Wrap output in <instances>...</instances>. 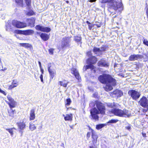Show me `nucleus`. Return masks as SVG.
<instances>
[{
	"label": "nucleus",
	"mask_w": 148,
	"mask_h": 148,
	"mask_svg": "<svg viewBox=\"0 0 148 148\" xmlns=\"http://www.w3.org/2000/svg\"><path fill=\"white\" fill-rule=\"evenodd\" d=\"M10 27V25H8L7 26H6V27H7V28L6 29V30L7 31H8L9 30V28H8V27Z\"/></svg>",
	"instance_id": "obj_54"
},
{
	"label": "nucleus",
	"mask_w": 148,
	"mask_h": 148,
	"mask_svg": "<svg viewBox=\"0 0 148 148\" xmlns=\"http://www.w3.org/2000/svg\"><path fill=\"white\" fill-rule=\"evenodd\" d=\"M70 40L68 37H64L61 40V47L62 49H65L71 46Z\"/></svg>",
	"instance_id": "obj_5"
},
{
	"label": "nucleus",
	"mask_w": 148,
	"mask_h": 148,
	"mask_svg": "<svg viewBox=\"0 0 148 148\" xmlns=\"http://www.w3.org/2000/svg\"><path fill=\"white\" fill-rule=\"evenodd\" d=\"M0 92L4 94L5 95H6V94L5 91L1 90L0 88Z\"/></svg>",
	"instance_id": "obj_45"
},
{
	"label": "nucleus",
	"mask_w": 148,
	"mask_h": 148,
	"mask_svg": "<svg viewBox=\"0 0 148 148\" xmlns=\"http://www.w3.org/2000/svg\"><path fill=\"white\" fill-rule=\"evenodd\" d=\"M142 135H143V136L144 137H146V134L145 133H142Z\"/></svg>",
	"instance_id": "obj_53"
},
{
	"label": "nucleus",
	"mask_w": 148,
	"mask_h": 148,
	"mask_svg": "<svg viewBox=\"0 0 148 148\" xmlns=\"http://www.w3.org/2000/svg\"><path fill=\"white\" fill-rule=\"evenodd\" d=\"M29 129L31 131H33L36 129V126L34 124H33L32 122L29 123Z\"/></svg>",
	"instance_id": "obj_26"
},
{
	"label": "nucleus",
	"mask_w": 148,
	"mask_h": 148,
	"mask_svg": "<svg viewBox=\"0 0 148 148\" xmlns=\"http://www.w3.org/2000/svg\"><path fill=\"white\" fill-rule=\"evenodd\" d=\"M14 110H12L11 112H12V115H11L12 116H13V114H14Z\"/></svg>",
	"instance_id": "obj_58"
},
{
	"label": "nucleus",
	"mask_w": 148,
	"mask_h": 148,
	"mask_svg": "<svg viewBox=\"0 0 148 148\" xmlns=\"http://www.w3.org/2000/svg\"><path fill=\"white\" fill-rule=\"evenodd\" d=\"M107 48L108 46L107 45H102L99 48L101 52L102 53V52L106 51Z\"/></svg>",
	"instance_id": "obj_33"
},
{
	"label": "nucleus",
	"mask_w": 148,
	"mask_h": 148,
	"mask_svg": "<svg viewBox=\"0 0 148 148\" xmlns=\"http://www.w3.org/2000/svg\"><path fill=\"white\" fill-rule=\"evenodd\" d=\"M48 70L50 75V80H52L56 74V71L51 65V63H49L48 64Z\"/></svg>",
	"instance_id": "obj_8"
},
{
	"label": "nucleus",
	"mask_w": 148,
	"mask_h": 148,
	"mask_svg": "<svg viewBox=\"0 0 148 148\" xmlns=\"http://www.w3.org/2000/svg\"><path fill=\"white\" fill-rule=\"evenodd\" d=\"M105 126L104 124H99L97 125L96 126V128L98 130H99L100 129L103 127Z\"/></svg>",
	"instance_id": "obj_36"
},
{
	"label": "nucleus",
	"mask_w": 148,
	"mask_h": 148,
	"mask_svg": "<svg viewBox=\"0 0 148 148\" xmlns=\"http://www.w3.org/2000/svg\"><path fill=\"white\" fill-rule=\"evenodd\" d=\"M51 30V29L50 28L47 27H44L43 30L42 32H50Z\"/></svg>",
	"instance_id": "obj_35"
},
{
	"label": "nucleus",
	"mask_w": 148,
	"mask_h": 148,
	"mask_svg": "<svg viewBox=\"0 0 148 148\" xmlns=\"http://www.w3.org/2000/svg\"><path fill=\"white\" fill-rule=\"evenodd\" d=\"M27 5L29 7L31 5V0H25Z\"/></svg>",
	"instance_id": "obj_39"
},
{
	"label": "nucleus",
	"mask_w": 148,
	"mask_h": 148,
	"mask_svg": "<svg viewBox=\"0 0 148 148\" xmlns=\"http://www.w3.org/2000/svg\"><path fill=\"white\" fill-rule=\"evenodd\" d=\"M86 23L87 24H88V25H90V24H91V23H90V22H89L88 21H86Z\"/></svg>",
	"instance_id": "obj_60"
},
{
	"label": "nucleus",
	"mask_w": 148,
	"mask_h": 148,
	"mask_svg": "<svg viewBox=\"0 0 148 148\" xmlns=\"http://www.w3.org/2000/svg\"><path fill=\"white\" fill-rule=\"evenodd\" d=\"M62 116L64 117V119L65 117L66 116V115H65L64 114H63Z\"/></svg>",
	"instance_id": "obj_61"
},
{
	"label": "nucleus",
	"mask_w": 148,
	"mask_h": 148,
	"mask_svg": "<svg viewBox=\"0 0 148 148\" xmlns=\"http://www.w3.org/2000/svg\"><path fill=\"white\" fill-rule=\"evenodd\" d=\"M91 135L90 133V132H88L87 134L86 137L88 138H89L90 137Z\"/></svg>",
	"instance_id": "obj_48"
},
{
	"label": "nucleus",
	"mask_w": 148,
	"mask_h": 148,
	"mask_svg": "<svg viewBox=\"0 0 148 148\" xmlns=\"http://www.w3.org/2000/svg\"><path fill=\"white\" fill-rule=\"evenodd\" d=\"M119 120L117 119H112L109 121L108 123H116Z\"/></svg>",
	"instance_id": "obj_38"
},
{
	"label": "nucleus",
	"mask_w": 148,
	"mask_h": 148,
	"mask_svg": "<svg viewBox=\"0 0 148 148\" xmlns=\"http://www.w3.org/2000/svg\"><path fill=\"white\" fill-rule=\"evenodd\" d=\"M66 3H69V2L68 1H66Z\"/></svg>",
	"instance_id": "obj_62"
},
{
	"label": "nucleus",
	"mask_w": 148,
	"mask_h": 148,
	"mask_svg": "<svg viewBox=\"0 0 148 148\" xmlns=\"http://www.w3.org/2000/svg\"><path fill=\"white\" fill-rule=\"evenodd\" d=\"M93 26L91 24H90L88 25V26L89 29L90 30H91Z\"/></svg>",
	"instance_id": "obj_47"
},
{
	"label": "nucleus",
	"mask_w": 148,
	"mask_h": 148,
	"mask_svg": "<svg viewBox=\"0 0 148 148\" xmlns=\"http://www.w3.org/2000/svg\"><path fill=\"white\" fill-rule=\"evenodd\" d=\"M118 104L117 103H109L108 104L107 106L111 108H115L118 107Z\"/></svg>",
	"instance_id": "obj_27"
},
{
	"label": "nucleus",
	"mask_w": 148,
	"mask_h": 148,
	"mask_svg": "<svg viewBox=\"0 0 148 148\" xmlns=\"http://www.w3.org/2000/svg\"><path fill=\"white\" fill-rule=\"evenodd\" d=\"M146 14L147 18H148V8H147V11H146Z\"/></svg>",
	"instance_id": "obj_56"
},
{
	"label": "nucleus",
	"mask_w": 148,
	"mask_h": 148,
	"mask_svg": "<svg viewBox=\"0 0 148 148\" xmlns=\"http://www.w3.org/2000/svg\"><path fill=\"white\" fill-rule=\"evenodd\" d=\"M93 51L94 53L95 54H98V55H101L102 54V53L101 52L100 48H99L94 47L93 50Z\"/></svg>",
	"instance_id": "obj_24"
},
{
	"label": "nucleus",
	"mask_w": 148,
	"mask_h": 148,
	"mask_svg": "<svg viewBox=\"0 0 148 148\" xmlns=\"http://www.w3.org/2000/svg\"><path fill=\"white\" fill-rule=\"evenodd\" d=\"M74 40L77 42L82 43L81 42L82 40V37L80 36H75L74 37Z\"/></svg>",
	"instance_id": "obj_28"
},
{
	"label": "nucleus",
	"mask_w": 148,
	"mask_h": 148,
	"mask_svg": "<svg viewBox=\"0 0 148 148\" xmlns=\"http://www.w3.org/2000/svg\"><path fill=\"white\" fill-rule=\"evenodd\" d=\"M146 108L145 109H143L142 110L143 112V113H145L147 112L148 110V107H144Z\"/></svg>",
	"instance_id": "obj_43"
},
{
	"label": "nucleus",
	"mask_w": 148,
	"mask_h": 148,
	"mask_svg": "<svg viewBox=\"0 0 148 148\" xmlns=\"http://www.w3.org/2000/svg\"><path fill=\"white\" fill-rule=\"evenodd\" d=\"M144 55H145L146 57H148V53H145L144 54Z\"/></svg>",
	"instance_id": "obj_55"
},
{
	"label": "nucleus",
	"mask_w": 148,
	"mask_h": 148,
	"mask_svg": "<svg viewBox=\"0 0 148 148\" xmlns=\"http://www.w3.org/2000/svg\"><path fill=\"white\" fill-rule=\"evenodd\" d=\"M1 62V58H0V62Z\"/></svg>",
	"instance_id": "obj_64"
},
{
	"label": "nucleus",
	"mask_w": 148,
	"mask_h": 148,
	"mask_svg": "<svg viewBox=\"0 0 148 148\" xmlns=\"http://www.w3.org/2000/svg\"><path fill=\"white\" fill-rule=\"evenodd\" d=\"M98 65L100 66L108 67L109 65V63L104 60H101L98 63Z\"/></svg>",
	"instance_id": "obj_16"
},
{
	"label": "nucleus",
	"mask_w": 148,
	"mask_h": 148,
	"mask_svg": "<svg viewBox=\"0 0 148 148\" xmlns=\"http://www.w3.org/2000/svg\"><path fill=\"white\" fill-rule=\"evenodd\" d=\"M42 125H41L39 127L38 129L39 130H40L42 129Z\"/></svg>",
	"instance_id": "obj_50"
},
{
	"label": "nucleus",
	"mask_w": 148,
	"mask_h": 148,
	"mask_svg": "<svg viewBox=\"0 0 148 148\" xmlns=\"http://www.w3.org/2000/svg\"><path fill=\"white\" fill-rule=\"evenodd\" d=\"M38 63L40 68H41L42 67V66H41V62L40 61H39L38 62Z\"/></svg>",
	"instance_id": "obj_52"
},
{
	"label": "nucleus",
	"mask_w": 148,
	"mask_h": 148,
	"mask_svg": "<svg viewBox=\"0 0 148 148\" xmlns=\"http://www.w3.org/2000/svg\"><path fill=\"white\" fill-rule=\"evenodd\" d=\"M12 24L14 26L19 28L25 27L26 26V23L18 21L16 20L13 21Z\"/></svg>",
	"instance_id": "obj_9"
},
{
	"label": "nucleus",
	"mask_w": 148,
	"mask_h": 148,
	"mask_svg": "<svg viewBox=\"0 0 148 148\" xmlns=\"http://www.w3.org/2000/svg\"><path fill=\"white\" fill-rule=\"evenodd\" d=\"M108 3V10L110 12V10L113 9L115 11L117 10L121 12L123 9V4L121 0H102V3Z\"/></svg>",
	"instance_id": "obj_3"
},
{
	"label": "nucleus",
	"mask_w": 148,
	"mask_h": 148,
	"mask_svg": "<svg viewBox=\"0 0 148 148\" xmlns=\"http://www.w3.org/2000/svg\"><path fill=\"white\" fill-rule=\"evenodd\" d=\"M40 36L42 39L45 41L47 40L49 38V35L45 33H41Z\"/></svg>",
	"instance_id": "obj_18"
},
{
	"label": "nucleus",
	"mask_w": 148,
	"mask_h": 148,
	"mask_svg": "<svg viewBox=\"0 0 148 148\" xmlns=\"http://www.w3.org/2000/svg\"><path fill=\"white\" fill-rule=\"evenodd\" d=\"M111 112L115 115L121 117H129L131 115L130 112L126 109L122 110L116 108L112 109Z\"/></svg>",
	"instance_id": "obj_4"
},
{
	"label": "nucleus",
	"mask_w": 148,
	"mask_h": 148,
	"mask_svg": "<svg viewBox=\"0 0 148 148\" xmlns=\"http://www.w3.org/2000/svg\"><path fill=\"white\" fill-rule=\"evenodd\" d=\"M139 103L143 107H148V100L145 96H143L140 99Z\"/></svg>",
	"instance_id": "obj_11"
},
{
	"label": "nucleus",
	"mask_w": 148,
	"mask_h": 148,
	"mask_svg": "<svg viewBox=\"0 0 148 148\" xmlns=\"http://www.w3.org/2000/svg\"><path fill=\"white\" fill-rule=\"evenodd\" d=\"M7 98L8 100L10 101V102H8V103L11 108L15 107L16 105V102L14 101V100L11 97L10 95H8L7 96Z\"/></svg>",
	"instance_id": "obj_13"
},
{
	"label": "nucleus",
	"mask_w": 148,
	"mask_h": 148,
	"mask_svg": "<svg viewBox=\"0 0 148 148\" xmlns=\"http://www.w3.org/2000/svg\"><path fill=\"white\" fill-rule=\"evenodd\" d=\"M16 33L20 34L25 35H29L32 34L34 31L31 29H27L25 30H18L15 31Z\"/></svg>",
	"instance_id": "obj_10"
},
{
	"label": "nucleus",
	"mask_w": 148,
	"mask_h": 148,
	"mask_svg": "<svg viewBox=\"0 0 148 148\" xmlns=\"http://www.w3.org/2000/svg\"><path fill=\"white\" fill-rule=\"evenodd\" d=\"M87 55L89 56H91L92 55V53L91 51H88L87 53Z\"/></svg>",
	"instance_id": "obj_44"
},
{
	"label": "nucleus",
	"mask_w": 148,
	"mask_h": 148,
	"mask_svg": "<svg viewBox=\"0 0 148 148\" xmlns=\"http://www.w3.org/2000/svg\"><path fill=\"white\" fill-rule=\"evenodd\" d=\"M93 96L95 97H97V94L96 93L94 94L93 95Z\"/></svg>",
	"instance_id": "obj_57"
},
{
	"label": "nucleus",
	"mask_w": 148,
	"mask_h": 148,
	"mask_svg": "<svg viewBox=\"0 0 148 148\" xmlns=\"http://www.w3.org/2000/svg\"><path fill=\"white\" fill-rule=\"evenodd\" d=\"M94 25L96 26L97 27H100L101 26V25L100 24H95Z\"/></svg>",
	"instance_id": "obj_49"
},
{
	"label": "nucleus",
	"mask_w": 148,
	"mask_h": 148,
	"mask_svg": "<svg viewBox=\"0 0 148 148\" xmlns=\"http://www.w3.org/2000/svg\"><path fill=\"white\" fill-rule=\"evenodd\" d=\"M69 83V82L68 81L66 80H63L62 81H59L58 82V84L61 86L66 87L67 86Z\"/></svg>",
	"instance_id": "obj_21"
},
{
	"label": "nucleus",
	"mask_w": 148,
	"mask_h": 148,
	"mask_svg": "<svg viewBox=\"0 0 148 148\" xmlns=\"http://www.w3.org/2000/svg\"><path fill=\"white\" fill-rule=\"evenodd\" d=\"M15 1L18 5L21 7L23 6V0H15Z\"/></svg>",
	"instance_id": "obj_29"
},
{
	"label": "nucleus",
	"mask_w": 148,
	"mask_h": 148,
	"mask_svg": "<svg viewBox=\"0 0 148 148\" xmlns=\"http://www.w3.org/2000/svg\"><path fill=\"white\" fill-rule=\"evenodd\" d=\"M54 49H51L49 50V53L51 55L53 54Z\"/></svg>",
	"instance_id": "obj_42"
},
{
	"label": "nucleus",
	"mask_w": 148,
	"mask_h": 148,
	"mask_svg": "<svg viewBox=\"0 0 148 148\" xmlns=\"http://www.w3.org/2000/svg\"><path fill=\"white\" fill-rule=\"evenodd\" d=\"M97 61V59L94 56L90 57L87 61V63L88 65L86 66V69H94V67L92 64L95 63Z\"/></svg>",
	"instance_id": "obj_6"
},
{
	"label": "nucleus",
	"mask_w": 148,
	"mask_h": 148,
	"mask_svg": "<svg viewBox=\"0 0 148 148\" xmlns=\"http://www.w3.org/2000/svg\"><path fill=\"white\" fill-rule=\"evenodd\" d=\"M16 130V129L14 127L11 128H10L9 129H6V130H7V131H8L11 134V135L12 136H13V134H13V131H14L13 130Z\"/></svg>",
	"instance_id": "obj_30"
},
{
	"label": "nucleus",
	"mask_w": 148,
	"mask_h": 148,
	"mask_svg": "<svg viewBox=\"0 0 148 148\" xmlns=\"http://www.w3.org/2000/svg\"><path fill=\"white\" fill-rule=\"evenodd\" d=\"M125 128L128 130L130 131L131 129V125L129 124H128L126 126Z\"/></svg>",
	"instance_id": "obj_40"
},
{
	"label": "nucleus",
	"mask_w": 148,
	"mask_h": 148,
	"mask_svg": "<svg viewBox=\"0 0 148 148\" xmlns=\"http://www.w3.org/2000/svg\"><path fill=\"white\" fill-rule=\"evenodd\" d=\"M71 73L74 75L76 78L79 81L80 77L78 70L76 68H72L71 69Z\"/></svg>",
	"instance_id": "obj_14"
},
{
	"label": "nucleus",
	"mask_w": 148,
	"mask_h": 148,
	"mask_svg": "<svg viewBox=\"0 0 148 148\" xmlns=\"http://www.w3.org/2000/svg\"><path fill=\"white\" fill-rule=\"evenodd\" d=\"M40 71L42 73V74L43 73L44 71L43 69H42V67L41 68H40Z\"/></svg>",
	"instance_id": "obj_51"
},
{
	"label": "nucleus",
	"mask_w": 148,
	"mask_h": 148,
	"mask_svg": "<svg viewBox=\"0 0 148 148\" xmlns=\"http://www.w3.org/2000/svg\"><path fill=\"white\" fill-rule=\"evenodd\" d=\"M90 130H91L92 133V138L93 139L92 142L93 144L96 143L97 141V136L95 134V133L94 130L90 128Z\"/></svg>",
	"instance_id": "obj_15"
},
{
	"label": "nucleus",
	"mask_w": 148,
	"mask_h": 148,
	"mask_svg": "<svg viewBox=\"0 0 148 148\" xmlns=\"http://www.w3.org/2000/svg\"><path fill=\"white\" fill-rule=\"evenodd\" d=\"M44 27V26H41L40 25H37L35 27V28L37 30H39L41 31V32H43Z\"/></svg>",
	"instance_id": "obj_31"
},
{
	"label": "nucleus",
	"mask_w": 148,
	"mask_h": 148,
	"mask_svg": "<svg viewBox=\"0 0 148 148\" xmlns=\"http://www.w3.org/2000/svg\"><path fill=\"white\" fill-rule=\"evenodd\" d=\"M113 94L115 95L117 97H121L123 95V92L120 90H116L114 91L113 92Z\"/></svg>",
	"instance_id": "obj_22"
},
{
	"label": "nucleus",
	"mask_w": 148,
	"mask_h": 148,
	"mask_svg": "<svg viewBox=\"0 0 148 148\" xmlns=\"http://www.w3.org/2000/svg\"><path fill=\"white\" fill-rule=\"evenodd\" d=\"M96 0H90V1L91 2H95Z\"/></svg>",
	"instance_id": "obj_59"
},
{
	"label": "nucleus",
	"mask_w": 148,
	"mask_h": 148,
	"mask_svg": "<svg viewBox=\"0 0 148 148\" xmlns=\"http://www.w3.org/2000/svg\"><path fill=\"white\" fill-rule=\"evenodd\" d=\"M29 26L31 27L34 26V24L35 23V20L34 18H32L29 19H28Z\"/></svg>",
	"instance_id": "obj_25"
},
{
	"label": "nucleus",
	"mask_w": 148,
	"mask_h": 148,
	"mask_svg": "<svg viewBox=\"0 0 148 148\" xmlns=\"http://www.w3.org/2000/svg\"><path fill=\"white\" fill-rule=\"evenodd\" d=\"M17 125H18L19 128L21 130H23L25 127L26 125L25 123L23 122H20L17 123Z\"/></svg>",
	"instance_id": "obj_19"
},
{
	"label": "nucleus",
	"mask_w": 148,
	"mask_h": 148,
	"mask_svg": "<svg viewBox=\"0 0 148 148\" xmlns=\"http://www.w3.org/2000/svg\"><path fill=\"white\" fill-rule=\"evenodd\" d=\"M35 109L34 108L32 109L31 110L29 113V119L30 120H32L35 119Z\"/></svg>",
	"instance_id": "obj_17"
},
{
	"label": "nucleus",
	"mask_w": 148,
	"mask_h": 148,
	"mask_svg": "<svg viewBox=\"0 0 148 148\" xmlns=\"http://www.w3.org/2000/svg\"><path fill=\"white\" fill-rule=\"evenodd\" d=\"M71 101L70 98L67 99L66 100L65 102V105L66 107L67 106H69L71 104Z\"/></svg>",
	"instance_id": "obj_34"
},
{
	"label": "nucleus",
	"mask_w": 148,
	"mask_h": 148,
	"mask_svg": "<svg viewBox=\"0 0 148 148\" xmlns=\"http://www.w3.org/2000/svg\"><path fill=\"white\" fill-rule=\"evenodd\" d=\"M128 94L133 100H136L140 97L141 94L140 92H138L134 90H129L128 92Z\"/></svg>",
	"instance_id": "obj_7"
},
{
	"label": "nucleus",
	"mask_w": 148,
	"mask_h": 148,
	"mask_svg": "<svg viewBox=\"0 0 148 148\" xmlns=\"http://www.w3.org/2000/svg\"><path fill=\"white\" fill-rule=\"evenodd\" d=\"M20 45L21 46L25 48H29L31 47V45L29 43H21Z\"/></svg>",
	"instance_id": "obj_32"
},
{
	"label": "nucleus",
	"mask_w": 148,
	"mask_h": 148,
	"mask_svg": "<svg viewBox=\"0 0 148 148\" xmlns=\"http://www.w3.org/2000/svg\"><path fill=\"white\" fill-rule=\"evenodd\" d=\"M143 58V56L139 54L131 55L129 58V60L130 61H134L138 59H142Z\"/></svg>",
	"instance_id": "obj_12"
},
{
	"label": "nucleus",
	"mask_w": 148,
	"mask_h": 148,
	"mask_svg": "<svg viewBox=\"0 0 148 148\" xmlns=\"http://www.w3.org/2000/svg\"><path fill=\"white\" fill-rule=\"evenodd\" d=\"M99 81L102 84H106L104 87L105 90L109 91L113 89V87L116 85V80L112 76L108 74H103L100 75L98 78Z\"/></svg>",
	"instance_id": "obj_1"
},
{
	"label": "nucleus",
	"mask_w": 148,
	"mask_h": 148,
	"mask_svg": "<svg viewBox=\"0 0 148 148\" xmlns=\"http://www.w3.org/2000/svg\"><path fill=\"white\" fill-rule=\"evenodd\" d=\"M34 13V12L32 10H30L26 14L28 16H31L33 15Z\"/></svg>",
	"instance_id": "obj_37"
},
{
	"label": "nucleus",
	"mask_w": 148,
	"mask_h": 148,
	"mask_svg": "<svg viewBox=\"0 0 148 148\" xmlns=\"http://www.w3.org/2000/svg\"><path fill=\"white\" fill-rule=\"evenodd\" d=\"M73 119V114H66V116L65 117L64 120L66 121H72Z\"/></svg>",
	"instance_id": "obj_23"
},
{
	"label": "nucleus",
	"mask_w": 148,
	"mask_h": 148,
	"mask_svg": "<svg viewBox=\"0 0 148 148\" xmlns=\"http://www.w3.org/2000/svg\"><path fill=\"white\" fill-rule=\"evenodd\" d=\"M43 77V76L41 74L40 76V78L41 82H42L43 83H44Z\"/></svg>",
	"instance_id": "obj_46"
},
{
	"label": "nucleus",
	"mask_w": 148,
	"mask_h": 148,
	"mask_svg": "<svg viewBox=\"0 0 148 148\" xmlns=\"http://www.w3.org/2000/svg\"><path fill=\"white\" fill-rule=\"evenodd\" d=\"M95 105L97 108H94L91 109L90 110V113L91 119L97 121L98 120L99 118L98 114H104L105 113L106 108L103 104L99 101H96Z\"/></svg>",
	"instance_id": "obj_2"
},
{
	"label": "nucleus",
	"mask_w": 148,
	"mask_h": 148,
	"mask_svg": "<svg viewBox=\"0 0 148 148\" xmlns=\"http://www.w3.org/2000/svg\"><path fill=\"white\" fill-rule=\"evenodd\" d=\"M18 85V83L16 81L13 80L12 83V84L10 85L8 88L9 90H11L13 88L16 87Z\"/></svg>",
	"instance_id": "obj_20"
},
{
	"label": "nucleus",
	"mask_w": 148,
	"mask_h": 148,
	"mask_svg": "<svg viewBox=\"0 0 148 148\" xmlns=\"http://www.w3.org/2000/svg\"><path fill=\"white\" fill-rule=\"evenodd\" d=\"M90 148H93V147L92 146H90Z\"/></svg>",
	"instance_id": "obj_63"
},
{
	"label": "nucleus",
	"mask_w": 148,
	"mask_h": 148,
	"mask_svg": "<svg viewBox=\"0 0 148 148\" xmlns=\"http://www.w3.org/2000/svg\"><path fill=\"white\" fill-rule=\"evenodd\" d=\"M143 43L144 44L148 46V41L146 39H144L143 40Z\"/></svg>",
	"instance_id": "obj_41"
}]
</instances>
